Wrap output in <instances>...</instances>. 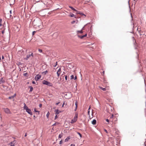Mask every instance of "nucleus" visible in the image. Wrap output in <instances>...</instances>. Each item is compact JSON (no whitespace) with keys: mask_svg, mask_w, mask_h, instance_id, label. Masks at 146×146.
<instances>
[{"mask_svg":"<svg viewBox=\"0 0 146 146\" xmlns=\"http://www.w3.org/2000/svg\"><path fill=\"white\" fill-rule=\"evenodd\" d=\"M41 23L40 19L34 20L33 21V24L34 26L39 27L40 26Z\"/></svg>","mask_w":146,"mask_h":146,"instance_id":"nucleus-1","label":"nucleus"},{"mask_svg":"<svg viewBox=\"0 0 146 146\" xmlns=\"http://www.w3.org/2000/svg\"><path fill=\"white\" fill-rule=\"evenodd\" d=\"M77 35L78 37L82 39V29L80 31H76Z\"/></svg>","mask_w":146,"mask_h":146,"instance_id":"nucleus-2","label":"nucleus"},{"mask_svg":"<svg viewBox=\"0 0 146 146\" xmlns=\"http://www.w3.org/2000/svg\"><path fill=\"white\" fill-rule=\"evenodd\" d=\"M33 53H32L31 54L27 55L26 57L24 58V59L27 60L29 58H32L33 57Z\"/></svg>","mask_w":146,"mask_h":146,"instance_id":"nucleus-3","label":"nucleus"},{"mask_svg":"<svg viewBox=\"0 0 146 146\" xmlns=\"http://www.w3.org/2000/svg\"><path fill=\"white\" fill-rule=\"evenodd\" d=\"M42 83L43 84H45L50 86H51L52 85V83H50L45 80H44L42 82Z\"/></svg>","mask_w":146,"mask_h":146,"instance_id":"nucleus-4","label":"nucleus"},{"mask_svg":"<svg viewBox=\"0 0 146 146\" xmlns=\"http://www.w3.org/2000/svg\"><path fill=\"white\" fill-rule=\"evenodd\" d=\"M77 115L76 114L75 116L74 117V118L72 120L71 123H74L77 120Z\"/></svg>","mask_w":146,"mask_h":146,"instance_id":"nucleus-5","label":"nucleus"},{"mask_svg":"<svg viewBox=\"0 0 146 146\" xmlns=\"http://www.w3.org/2000/svg\"><path fill=\"white\" fill-rule=\"evenodd\" d=\"M16 142L17 141L16 140H14L9 143L8 145H10L11 146H15V144L16 143Z\"/></svg>","mask_w":146,"mask_h":146,"instance_id":"nucleus-6","label":"nucleus"},{"mask_svg":"<svg viewBox=\"0 0 146 146\" xmlns=\"http://www.w3.org/2000/svg\"><path fill=\"white\" fill-rule=\"evenodd\" d=\"M4 110L5 112L7 113H10L11 112L10 110L8 108H4Z\"/></svg>","mask_w":146,"mask_h":146,"instance_id":"nucleus-7","label":"nucleus"},{"mask_svg":"<svg viewBox=\"0 0 146 146\" xmlns=\"http://www.w3.org/2000/svg\"><path fill=\"white\" fill-rule=\"evenodd\" d=\"M41 76L40 75L38 74L35 76V79L36 81H37L40 78Z\"/></svg>","mask_w":146,"mask_h":146,"instance_id":"nucleus-8","label":"nucleus"},{"mask_svg":"<svg viewBox=\"0 0 146 146\" xmlns=\"http://www.w3.org/2000/svg\"><path fill=\"white\" fill-rule=\"evenodd\" d=\"M26 111L29 114H30L31 115H32L33 114L31 112V110L30 109H27V110Z\"/></svg>","mask_w":146,"mask_h":146,"instance_id":"nucleus-9","label":"nucleus"},{"mask_svg":"<svg viewBox=\"0 0 146 146\" xmlns=\"http://www.w3.org/2000/svg\"><path fill=\"white\" fill-rule=\"evenodd\" d=\"M61 68H59V69L58 70V71L57 72V76L58 77H59L60 74V72L61 71Z\"/></svg>","mask_w":146,"mask_h":146,"instance_id":"nucleus-10","label":"nucleus"},{"mask_svg":"<svg viewBox=\"0 0 146 146\" xmlns=\"http://www.w3.org/2000/svg\"><path fill=\"white\" fill-rule=\"evenodd\" d=\"M55 112V114L57 115L58 114L60 113L61 112V111L58 110H56L54 111Z\"/></svg>","mask_w":146,"mask_h":146,"instance_id":"nucleus-11","label":"nucleus"},{"mask_svg":"<svg viewBox=\"0 0 146 146\" xmlns=\"http://www.w3.org/2000/svg\"><path fill=\"white\" fill-rule=\"evenodd\" d=\"M96 121L95 119H94L92 122V124L94 125L96 124Z\"/></svg>","mask_w":146,"mask_h":146,"instance_id":"nucleus-12","label":"nucleus"},{"mask_svg":"<svg viewBox=\"0 0 146 146\" xmlns=\"http://www.w3.org/2000/svg\"><path fill=\"white\" fill-rule=\"evenodd\" d=\"M5 82L4 80H3V78H1L0 79V84H1Z\"/></svg>","mask_w":146,"mask_h":146,"instance_id":"nucleus-13","label":"nucleus"},{"mask_svg":"<svg viewBox=\"0 0 146 146\" xmlns=\"http://www.w3.org/2000/svg\"><path fill=\"white\" fill-rule=\"evenodd\" d=\"M15 96H16V94H15L14 95H13V96H9V99H13V98Z\"/></svg>","mask_w":146,"mask_h":146,"instance_id":"nucleus-14","label":"nucleus"},{"mask_svg":"<svg viewBox=\"0 0 146 146\" xmlns=\"http://www.w3.org/2000/svg\"><path fill=\"white\" fill-rule=\"evenodd\" d=\"M24 108L25 110H27V109H29V108L28 107L26 106V104L25 103H24Z\"/></svg>","mask_w":146,"mask_h":146,"instance_id":"nucleus-15","label":"nucleus"},{"mask_svg":"<svg viewBox=\"0 0 146 146\" xmlns=\"http://www.w3.org/2000/svg\"><path fill=\"white\" fill-rule=\"evenodd\" d=\"M70 139V137H67L65 140L64 141L66 142L68 141Z\"/></svg>","mask_w":146,"mask_h":146,"instance_id":"nucleus-16","label":"nucleus"},{"mask_svg":"<svg viewBox=\"0 0 146 146\" xmlns=\"http://www.w3.org/2000/svg\"><path fill=\"white\" fill-rule=\"evenodd\" d=\"M29 88H30V90L29 91V92H32L33 90V88L32 86H29Z\"/></svg>","mask_w":146,"mask_h":146,"instance_id":"nucleus-17","label":"nucleus"},{"mask_svg":"<svg viewBox=\"0 0 146 146\" xmlns=\"http://www.w3.org/2000/svg\"><path fill=\"white\" fill-rule=\"evenodd\" d=\"M99 88L100 89L102 90H103L104 91H105L106 90V88H103L100 86H99Z\"/></svg>","mask_w":146,"mask_h":146,"instance_id":"nucleus-18","label":"nucleus"},{"mask_svg":"<svg viewBox=\"0 0 146 146\" xmlns=\"http://www.w3.org/2000/svg\"><path fill=\"white\" fill-rule=\"evenodd\" d=\"M69 7L70 8H71L74 11H77V10L74 9L73 7L70 6H69Z\"/></svg>","mask_w":146,"mask_h":146,"instance_id":"nucleus-19","label":"nucleus"},{"mask_svg":"<svg viewBox=\"0 0 146 146\" xmlns=\"http://www.w3.org/2000/svg\"><path fill=\"white\" fill-rule=\"evenodd\" d=\"M70 16L71 17H74L75 18L76 17L75 15H74L73 14H72L70 15Z\"/></svg>","mask_w":146,"mask_h":146,"instance_id":"nucleus-20","label":"nucleus"},{"mask_svg":"<svg viewBox=\"0 0 146 146\" xmlns=\"http://www.w3.org/2000/svg\"><path fill=\"white\" fill-rule=\"evenodd\" d=\"M72 64H68V67L69 68H73L74 66H71Z\"/></svg>","mask_w":146,"mask_h":146,"instance_id":"nucleus-21","label":"nucleus"},{"mask_svg":"<svg viewBox=\"0 0 146 146\" xmlns=\"http://www.w3.org/2000/svg\"><path fill=\"white\" fill-rule=\"evenodd\" d=\"M86 116L84 115L83 116V119H84V120L85 121V120L86 119Z\"/></svg>","mask_w":146,"mask_h":146,"instance_id":"nucleus-22","label":"nucleus"},{"mask_svg":"<svg viewBox=\"0 0 146 146\" xmlns=\"http://www.w3.org/2000/svg\"><path fill=\"white\" fill-rule=\"evenodd\" d=\"M23 75L24 76H25L26 77H27L28 76V74L27 73H27H24L23 74Z\"/></svg>","mask_w":146,"mask_h":146,"instance_id":"nucleus-23","label":"nucleus"},{"mask_svg":"<svg viewBox=\"0 0 146 146\" xmlns=\"http://www.w3.org/2000/svg\"><path fill=\"white\" fill-rule=\"evenodd\" d=\"M76 133L80 135V138L82 137V135L80 133L78 132H76Z\"/></svg>","mask_w":146,"mask_h":146,"instance_id":"nucleus-24","label":"nucleus"},{"mask_svg":"<svg viewBox=\"0 0 146 146\" xmlns=\"http://www.w3.org/2000/svg\"><path fill=\"white\" fill-rule=\"evenodd\" d=\"M62 133H61V134L59 135V136H58V138H60L62 137Z\"/></svg>","mask_w":146,"mask_h":146,"instance_id":"nucleus-25","label":"nucleus"},{"mask_svg":"<svg viewBox=\"0 0 146 146\" xmlns=\"http://www.w3.org/2000/svg\"><path fill=\"white\" fill-rule=\"evenodd\" d=\"M59 124V123H58V122H56L54 124L52 125V126H55L56 125H58V124Z\"/></svg>","mask_w":146,"mask_h":146,"instance_id":"nucleus-26","label":"nucleus"},{"mask_svg":"<svg viewBox=\"0 0 146 146\" xmlns=\"http://www.w3.org/2000/svg\"><path fill=\"white\" fill-rule=\"evenodd\" d=\"M34 111H35V112H38V113H39V111H37V110H36V108H34ZM39 113H38V114H39Z\"/></svg>","mask_w":146,"mask_h":146,"instance_id":"nucleus-27","label":"nucleus"},{"mask_svg":"<svg viewBox=\"0 0 146 146\" xmlns=\"http://www.w3.org/2000/svg\"><path fill=\"white\" fill-rule=\"evenodd\" d=\"M49 115H50V113L49 112H48L46 115V117H47V118H48Z\"/></svg>","mask_w":146,"mask_h":146,"instance_id":"nucleus-28","label":"nucleus"},{"mask_svg":"<svg viewBox=\"0 0 146 146\" xmlns=\"http://www.w3.org/2000/svg\"><path fill=\"white\" fill-rule=\"evenodd\" d=\"M76 13L78 14H80L81 15L82 14V13H81V12L79 11H76Z\"/></svg>","mask_w":146,"mask_h":146,"instance_id":"nucleus-29","label":"nucleus"},{"mask_svg":"<svg viewBox=\"0 0 146 146\" xmlns=\"http://www.w3.org/2000/svg\"><path fill=\"white\" fill-rule=\"evenodd\" d=\"M2 20L1 19H0V26H2Z\"/></svg>","mask_w":146,"mask_h":146,"instance_id":"nucleus-30","label":"nucleus"},{"mask_svg":"<svg viewBox=\"0 0 146 146\" xmlns=\"http://www.w3.org/2000/svg\"><path fill=\"white\" fill-rule=\"evenodd\" d=\"M70 77H71L70 79H74V75H72Z\"/></svg>","mask_w":146,"mask_h":146,"instance_id":"nucleus-31","label":"nucleus"},{"mask_svg":"<svg viewBox=\"0 0 146 146\" xmlns=\"http://www.w3.org/2000/svg\"><path fill=\"white\" fill-rule=\"evenodd\" d=\"M38 51L40 52H42V50L40 49H38Z\"/></svg>","mask_w":146,"mask_h":146,"instance_id":"nucleus-32","label":"nucleus"},{"mask_svg":"<svg viewBox=\"0 0 146 146\" xmlns=\"http://www.w3.org/2000/svg\"><path fill=\"white\" fill-rule=\"evenodd\" d=\"M47 72H48V71L47 70H46V71L43 72H42V73L44 74H46V73H47Z\"/></svg>","mask_w":146,"mask_h":146,"instance_id":"nucleus-33","label":"nucleus"},{"mask_svg":"<svg viewBox=\"0 0 146 146\" xmlns=\"http://www.w3.org/2000/svg\"><path fill=\"white\" fill-rule=\"evenodd\" d=\"M75 21H73L71 22V23L72 24H73L74 23H75Z\"/></svg>","mask_w":146,"mask_h":146,"instance_id":"nucleus-34","label":"nucleus"},{"mask_svg":"<svg viewBox=\"0 0 146 146\" xmlns=\"http://www.w3.org/2000/svg\"><path fill=\"white\" fill-rule=\"evenodd\" d=\"M75 106H78V104L77 101L75 103Z\"/></svg>","mask_w":146,"mask_h":146,"instance_id":"nucleus-35","label":"nucleus"},{"mask_svg":"<svg viewBox=\"0 0 146 146\" xmlns=\"http://www.w3.org/2000/svg\"><path fill=\"white\" fill-rule=\"evenodd\" d=\"M65 80H67V78H68L67 76H65Z\"/></svg>","mask_w":146,"mask_h":146,"instance_id":"nucleus-36","label":"nucleus"},{"mask_svg":"<svg viewBox=\"0 0 146 146\" xmlns=\"http://www.w3.org/2000/svg\"><path fill=\"white\" fill-rule=\"evenodd\" d=\"M63 142V141H62V140H61L60 141V142L59 143V144H62V142Z\"/></svg>","mask_w":146,"mask_h":146,"instance_id":"nucleus-37","label":"nucleus"},{"mask_svg":"<svg viewBox=\"0 0 146 146\" xmlns=\"http://www.w3.org/2000/svg\"><path fill=\"white\" fill-rule=\"evenodd\" d=\"M86 16V15L83 13V18H84Z\"/></svg>","mask_w":146,"mask_h":146,"instance_id":"nucleus-38","label":"nucleus"},{"mask_svg":"<svg viewBox=\"0 0 146 146\" xmlns=\"http://www.w3.org/2000/svg\"><path fill=\"white\" fill-rule=\"evenodd\" d=\"M106 121L108 123H109V122H110V121H109V120L108 119H106Z\"/></svg>","mask_w":146,"mask_h":146,"instance_id":"nucleus-39","label":"nucleus"},{"mask_svg":"<svg viewBox=\"0 0 146 146\" xmlns=\"http://www.w3.org/2000/svg\"><path fill=\"white\" fill-rule=\"evenodd\" d=\"M57 117H58L57 116V115L56 114V116L55 117L54 119H56L57 118Z\"/></svg>","mask_w":146,"mask_h":146,"instance_id":"nucleus-40","label":"nucleus"},{"mask_svg":"<svg viewBox=\"0 0 146 146\" xmlns=\"http://www.w3.org/2000/svg\"><path fill=\"white\" fill-rule=\"evenodd\" d=\"M42 106V104H40L39 105V106L40 108H41Z\"/></svg>","mask_w":146,"mask_h":146,"instance_id":"nucleus-41","label":"nucleus"},{"mask_svg":"<svg viewBox=\"0 0 146 146\" xmlns=\"http://www.w3.org/2000/svg\"><path fill=\"white\" fill-rule=\"evenodd\" d=\"M87 34H86L84 35H83V38L84 37L86 36H87Z\"/></svg>","mask_w":146,"mask_h":146,"instance_id":"nucleus-42","label":"nucleus"},{"mask_svg":"<svg viewBox=\"0 0 146 146\" xmlns=\"http://www.w3.org/2000/svg\"><path fill=\"white\" fill-rule=\"evenodd\" d=\"M114 116V115H112L110 117V118H112Z\"/></svg>","mask_w":146,"mask_h":146,"instance_id":"nucleus-43","label":"nucleus"},{"mask_svg":"<svg viewBox=\"0 0 146 146\" xmlns=\"http://www.w3.org/2000/svg\"><path fill=\"white\" fill-rule=\"evenodd\" d=\"M36 33V31H34L33 32V35H34L35 33Z\"/></svg>","mask_w":146,"mask_h":146,"instance_id":"nucleus-44","label":"nucleus"},{"mask_svg":"<svg viewBox=\"0 0 146 146\" xmlns=\"http://www.w3.org/2000/svg\"><path fill=\"white\" fill-rule=\"evenodd\" d=\"M60 103V102H58L57 103H56V105H58Z\"/></svg>","mask_w":146,"mask_h":146,"instance_id":"nucleus-45","label":"nucleus"},{"mask_svg":"<svg viewBox=\"0 0 146 146\" xmlns=\"http://www.w3.org/2000/svg\"><path fill=\"white\" fill-rule=\"evenodd\" d=\"M75 145L74 144H72L70 146H75Z\"/></svg>","mask_w":146,"mask_h":146,"instance_id":"nucleus-46","label":"nucleus"},{"mask_svg":"<svg viewBox=\"0 0 146 146\" xmlns=\"http://www.w3.org/2000/svg\"><path fill=\"white\" fill-rule=\"evenodd\" d=\"M77 106H76V108H75V109L74 110V111H76V110H77Z\"/></svg>","mask_w":146,"mask_h":146,"instance_id":"nucleus-47","label":"nucleus"},{"mask_svg":"<svg viewBox=\"0 0 146 146\" xmlns=\"http://www.w3.org/2000/svg\"><path fill=\"white\" fill-rule=\"evenodd\" d=\"M32 83H33V84H35V83H35V81H33V82H32Z\"/></svg>","mask_w":146,"mask_h":146,"instance_id":"nucleus-48","label":"nucleus"},{"mask_svg":"<svg viewBox=\"0 0 146 146\" xmlns=\"http://www.w3.org/2000/svg\"><path fill=\"white\" fill-rule=\"evenodd\" d=\"M104 131L106 133H108V131H107V130H106V129H104Z\"/></svg>","mask_w":146,"mask_h":146,"instance_id":"nucleus-49","label":"nucleus"},{"mask_svg":"<svg viewBox=\"0 0 146 146\" xmlns=\"http://www.w3.org/2000/svg\"><path fill=\"white\" fill-rule=\"evenodd\" d=\"M77 79V77L76 76L74 78V80H76Z\"/></svg>","mask_w":146,"mask_h":146,"instance_id":"nucleus-50","label":"nucleus"},{"mask_svg":"<svg viewBox=\"0 0 146 146\" xmlns=\"http://www.w3.org/2000/svg\"><path fill=\"white\" fill-rule=\"evenodd\" d=\"M27 133H25V136L26 137V136H27Z\"/></svg>","mask_w":146,"mask_h":146,"instance_id":"nucleus-51","label":"nucleus"},{"mask_svg":"<svg viewBox=\"0 0 146 146\" xmlns=\"http://www.w3.org/2000/svg\"><path fill=\"white\" fill-rule=\"evenodd\" d=\"M64 103L62 105V107H63L64 106Z\"/></svg>","mask_w":146,"mask_h":146,"instance_id":"nucleus-52","label":"nucleus"},{"mask_svg":"<svg viewBox=\"0 0 146 146\" xmlns=\"http://www.w3.org/2000/svg\"><path fill=\"white\" fill-rule=\"evenodd\" d=\"M4 57L3 56H2V58L3 59H4Z\"/></svg>","mask_w":146,"mask_h":146,"instance_id":"nucleus-53","label":"nucleus"},{"mask_svg":"<svg viewBox=\"0 0 146 146\" xmlns=\"http://www.w3.org/2000/svg\"><path fill=\"white\" fill-rule=\"evenodd\" d=\"M2 33H3H3H4V31H2Z\"/></svg>","mask_w":146,"mask_h":146,"instance_id":"nucleus-54","label":"nucleus"},{"mask_svg":"<svg viewBox=\"0 0 146 146\" xmlns=\"http://www.w3.org/2000/svg\"><path fill=\"white\" fill-rule=\"evenodd\" d=\"M11 12L12 11H11V10L10 11V14L11 13Z\"/></svg>","mask_w":146,"mask_h":146,"instance_id":"nucleus-55","label":"nucleus"},{"mask_svg":"<svg viewBox=\"0 0 146 146\" xmlns=\"http://www.w3.org/2000/svg\"><path fill=\"white\" fill-rule=\"evenodd\" d=\"M86 25H85L84 27H83L82 28V29H83V30L84 29V27Z\"/></svg>","mask_w":146,"mask_h":146,"instance_id":"nucleus-56","label":"nucleus"},{"mask_svg":"<svg viewBox=\"0 0 146 146\" xmlns=\"http://www.w3.org/2000/svg\"><path fill=\"white\" fill-rule=\"evenodd\" d=\"M56 65H57V64H56L54 66V67H55L56 66Z\"/></svg>","mask_w":146,"mask_h":146,"instance_id":"nucleus-57","label":"nucleus"},{"mask_svg":"<svg viewBox=\"0 0 146 146\" xmlns=\"http://www.w3.org/2000/svg\"><path fill=\"white\" fill-rule=\"evenodd\" d=\"M104 72H105V71H103V73L104 74Z\"/></svg>","mask_w":146,"mask_h":146,"instance_id":"nucleus-58","label":"nucleus"},{"mask_svg":"<svg viewBox=\"0 0 146 146\" xmlns=\"http://www.w3.org/2000/svg\"><path fill=\"white\" fill-rule=\"evenodd\" d=\"M55 64H57V62H56Z\"/></svg>","mask_w":146,"mask_h":146,"instance_id":"nucleus-59","label":"nucleus"},{"mask_svg":"<svg viewBox=\"0 0 146 146\" xmlns=\"http://www.w3.org/2000/svg\"><path fill=\"white\" fill-rule=\"evenodd\" d=\"M84 123L85 124V125H86V122H85V123Z\"/></svg>","mask_w":146,"mask_h":146,"instance_id":"nucleus-60","label":"nucleus"},{"mask_svg":"<svg viewBox=\"0 0 146 146\" xmlns=\"http://www.w3.org/2000/svg\"><path fill=\"white\" fill-rule=\"evenodd\" d=\"M89 24V23H87V25H88V24Z\"/></svg>","mask_w":146,"mask_h":146,"instance_id":"nucleus-61","label":"nucleus"},{"mask_svg":"<svg viewBox=\"0 0 146 146\" xmlns=\"http://www.w3.org/2000/svg\"><path fill=\"white\" fill-rule=\"evenodd\" d=\"M3 88H4L5 87V86H3Z\"/></svg>","mask_w":146,"mask_h":146,"instance_id":"nucleus-62","label":"nucleus"},{"mask_svg":"<svg viewBox=\"0 0 146 146\" xmlns=\"http://www.w3.org/2000/svg\"><path fill=\"white\" fill-rule=\"evenodd\" d=\"M11 16H11V15H10V17H11Z\"/></svg>","mask_w":146,"mask_h":146,"instance_id":"nucleus-63","label":"nucleus"},{"mask_svg":"<svg viewBox=\"0 0 146 146\" xmlns=\"http://www.w3.org/2000/svg\"><path fill=\"white\" fill-rule=\"evenodd\" d=\"M66 98L67 99H68L69 98H66Z\"/></svg>","mask_w":146,"mask_h":146,"instance_id":"nucleus-64","label":"nucleus"}]
</instances>
